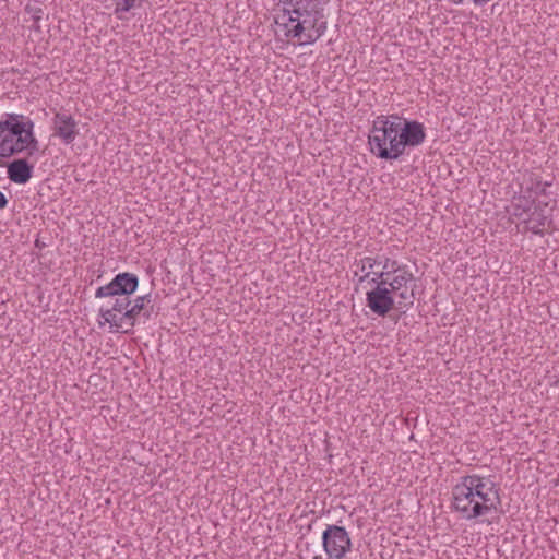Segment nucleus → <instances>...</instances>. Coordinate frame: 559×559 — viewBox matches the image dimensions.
I'll list each match as a JSON object with an SVG mask.
<instances>
[{"instance_id": "aec40b11", "label": "nucleus", "mask_w": 559, "mask_h": 559, "mask_svg": "<svg viewBox=\"0 0 559 559\" xmlns=\"http://www.w3.org/2000/svg\"><path fill=\"white\" fill-rule=\"evenodd\" d=\"M551 186V182H543L537 180L531 188L530 191L536 195H546L547 187Z\"/></svg>"}, {"instance_id": "0eeeda50", "label": "nucleus", "mask_w": 559, "mask_h": 559, "mask_svg": "<svg viewBox=\"0 0 559 559\" xmlns=\"http://www.w3.org/2000/svg\"><path fill=\"white\" fill-rule=\"evenodd\" d=\"M153 298L151 294H146L143 296L136 297L133 302L123 312L121 316V320H123V326L127 325L128 329L123 330L124 333H128L139 321L143 319L144 322L150 321L153 313Z\"/></svg>"}, {"instance_id": "9b49d317", "label": "nucleus", "mask_w": 559, "mask_h": 559, "mask_svg": "<svg viewBox=\"0 0 559 559\" xmlns=\"http://www.w3.org/2000/svg\"><path fill=\"white\" fill-rule=\"evenodd\" d=\"M34 166L25 158H17L7 165V175L10 181L24 185L33 176Z\"/></svg>"}, {"instance_id": "1a4fd4ad", "label": "nucleus", "mask_w": 559, "mask_h": 559, "mask_svg": "<svg viewBox=\"0 0 559 559\" xmlns=\"http://www.w3.org/2000/svg\"><path fill=\"white\" fill-rule=\"evenodd\" d=\"M426 139L424 124L416 120L402 119L399 143H395V152L404 154L406 147H416Z\"/></svg>"}, {"instance_id": "4468645a", "label": "nucleus", "mask_w": 559, "mask_h": 559, "mask_svg": "<svg viewBox=\"0 0 559 559\" xmlns=\"http://www.w3.org/2000/svg\"><path fill=\"white\" fill-rule=\"evenodd\" d=\"M394 294L399 298V301H397L395 308L401 309V310H407L408 308H411L414 305L415 295H414L413 290L408 292L407 287H404Z\"/></svg>"}, {"instance_id": "412c9836", "label": "nucleus", "mask_w": 559, "mask_h": 559, "mask_svg": "<svg viewBox=\"0 0 559 559\" xmlns=\"http://www.w3.org/2000/svg\"><path fill=\"white\" fill-rule=\"evenodd\" d=\"M25 11L32 15V19L34 20L35 23L40 21L43 13H44V11L40 7L31 5V4L26 5Z\"/></svg>"}, {"instance_id": "f257e3e1", "label": "nucleus", "mask_w": 559, "mask_h": 559, "mask_svg": "<svg viewBox=\"0 0 559 559\" xmlns=\"http://www.w3.org/2000/svg\"><path fill=\"white\" fill-rule=\"evenodd\" d=\"M330 0H280L283 5L281 25L285 36L297 38L300 45H312L328 28L324 7Z\"/></svg>"}, {"instance_id": "f3484780", "label": "nucleus", "mask_w": 559, "mask_h": 559, "mask_svg": "<svg viewBox=\"0 0 559 559\" xmlns=\"http://www.w3.org/2000/svg\"><path fill=\"white\" fill-rule=\"evenodd\" d=\"M371 275H372V277L370 278L369 283H372L376 286H379L380 282H383V283L385 282V284L388 283L390 273L385 272L383 269L381 271H376V269H374L373 271H368L364 275H361L359 277V283H362L364 281L368 280Z\"/></svg>"}, {"instance_id": "9d476101", "label": "nucleus", "mask_w": 559, "mask_h": 559, "mask_svg": "<svg viewBox=\"0 0 559 559\" xmlns=\"http://www.w3.org/2000/svg\"><path fill=\"white\" fill-rule=\"evenodd\" d=\"M52 131L63 144H72L79 135L78 122L71 115L58 111L52 118Z\"/></svg>"}, {"instance_id": "423d86ee", "label": "nucleus", "mask_w": 559, "mask_h": 559, "mask_svg": "<svg viewBox=\"0 0 559 559\" xmlns=\"http://www.w3.org/2000/svg\"><path fill=\"white\" fill-rule=\"evenodd\" d=\"M322 546L330 559H343L352 550V539L344 526L330 524L322 533Z\"/></svg>"}, {"instance_id": "7ed1b4c3", "label": "nucleus", "mask_w": 559, "mask_h": 559, "mask_svg": "<svg viewBox=\"0 0 559 559\" xmlns=\"http://www.w3.org/2000/svg\"><path fill=\"white\" fill-rule=\"evenodd\" d=\"M138 287V276L133 273L123 272L117 274L107 285L96 289V298H114L112 302L108 301L106 307L102 306L99 309V314L105 322L117 330L123 328V320H121V317H117V313L123 316V312L131 305L130 296Z\"/></svg>"}, {"instance_id": "f03ea898", "label": "nucleus", "mask_w": 559, "mask_h": 559, "mask_svg": "<svg viewBox=\"0 0 559 559\" xmlns=\"http://www.w3.org/2000/svg\"><path fill=\"white\" fill-rule=\"evenodd\" d=\"M453 508L465 520H474L498 512L501 507L500 488L489 476H462L452 488Z\"/></svg>"}, {"instance_id": "39448f33", "label": "nucleus", "mask_w": 559, "mask_h": 559, "mask_svg": "<svg viewBox=\"0 0 559 559\" xmlns=\"http://www.w3.org/2000/svg\"><path fill=\"white\" fill-rule=\"evenodd\" d=\"M401 124L402 118L397 116H378L368 136L370 152L381 159H399L401 153L394 151V144L399 143Z\"/></svg>"}, {"instance_id": "a211bd4d", "label": "nucleus", "mask_w": 559, "mask_h": 559, "mask_svg": "<svg viewBox=\"0 0 559 559\" xmlns=\"http://www.w3.org/2000/svg\"><path fill=\"white\" fill-rule=\"evenodd\" d=\"M382 258V269L390 273V275H393V274H397L400 273L401 270H407V266L406 265H400L397 261L395 260H391L386 257H381Z\"/></svg>"}, {"instance_id": "2eb2a0df", "label": "nucleus", "mask_w": 559, "mask_h": 559, "mask_svg": "<svg viewBox=\"0 0 559 559\" xmlns=\"http://www.w3.org/2000/svg\"><path fill=\"white\" fill-rule=\"evenodd\" d=\"M356 266L358 271L362 273V275L368 271H373L377 266H381L382 258L381 257H365L359 261H356Z\"/></svg>"}, {"instance_id": "f8f14e48", "label": "nucleus", "mask_w": 559, "mask_h": 559, "mask_svg": "<svg viewBox=\"0 0 559 559\" xmlns=\"http://www.w3.org/2000/svg\"><path fill=\"white\" fill-rule=\"evenodd\" d=\"M526 228L536 235H543L545 226L550 223L549 215L540 206H535L527 218L524 219Z\"/></svg>"}, {"instance_id": "ddd939ff", "label": "nucleus", "mask_w": 559, "mask_h": 559, "mask_svg": "<svg viewBox=\"0 0 559 559\" xmlns=\"http://www.w3.org/2000/svg\"><path fill=\"white\" fill-rule=\"evenodd\" d=\"M413 273L408 270H401L400 273L389 275L386 287L391 290V294L397 293L402 288L406 287L407 283L413 281Z\"/></svg>"}, {"instance_id": "4be33fe9", "label": "nucleus", "mask_w": 559, "mask_h": 559, "mask_svg": "<svg viewBox=\"0 0 559 559\" xmlns=\"http://www.w3.org/2000/svg\"><path fill=\"white\" fill-rule=\"evenodd\" d=\"M8 203H9V200L8 198L5 197V194L0 191V210H3L8 206Z\"/></svg>"}, {"instance_id": "6ab92c4d", "label": "nucleus", "mask_w": 559, "mask_h": 559, "mask_svg": "<svg viewBox=\"0 0 559 559\" xmlns=\"http://www.w3.org/2000/svg\"><path fill=\"white\" fill-rule=\"evenodd\" d=\"M514 212L513 215L516 217H522L524 213L530 211L531 201L526 198H518L516 202L513 203Z\"/></svg>"}, {"instance_id": "dca6fc26", "label": "nucleus", "mask_w": 559, "mask_h": 559, "mask_svg": "<svg viewBox=\"0 0 559 559\" xmlns=\"http://www.w3.org/2000/svg\"><path fill=\"white\" fill-rule=\"evenodd\" d=\"M115 4V14L118 16L121 13L131 11L132 9L140 8L143 0H112Z\"/></svg>"}, {"instance_id": "20e7f679", "label": "nucleus", "mask_w": 559, "mask_h": 559, "mask_svg": "<svg viewBox=\"0 0 559 559\" xmlns=\"http://www.w3.org/2000/svg\"><path fill=\"white\" fill-rule=\"evenodd\" d=\"M38 148L33 120L24 115L5 114V119L0 120V157L9 158L25 150L31 156Z\"/></svg>"}, {"instance_id": "6e6552de", "label": "nucleus", "mask_w": 559, "mask_h": 559, "mask_svg": "<svg viewBox=\"0 0 559 559\" xmlns=\"http://www.w3.org/2000/svg\"><path fill=\"white\" fill-rule=\"evenodd\" d=\"M379 286H374L366 294L367 307L379 317H385L392 309L395 308L394 296L385 286V282H380Z\"/></svg>"}, {"instance_id": "5701e85b", "label": "nucleus", "mask_w": 559, "mask_h": 559, "mask_svg": "<svg viewBox=\"0 0 559 559\" xmlns=\"http://www.w3.org/2000/svg\"><path fill=\"white\" fill-rule=\"evenodd\" d=\"M473 3L477 7H484L486 5L487 3H489L491 0H472Z\"/></svg>"}]
</instances>
